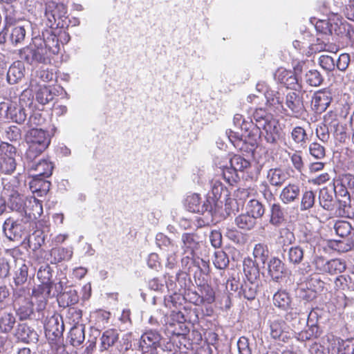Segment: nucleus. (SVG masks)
<instances>
[{
    "label": "nucleus",
    "instance_id": "09e8293b",
    "mask_svg": "<svg viewBox=\"0 0 354 354\" xmlns=\"http://www.w3.org/2000/svg\"><path fill=\"white\" fill-rule=\"evenodd\" d=\"M246 208L247 212L254 216L256 220L259 218H261L265 213L263 205L256 199L250 200L248 203Z\"/></svg>",
    "mask_w": 354,
    "mask_h": 354
},
{
    "label": "nucleus",
    "instance_id": "4468645a",
    "mask_svg": "<svg viewBox=\"0 0 354 354\" xmlns=\"http://www.w3.org/2000/svg\"><path fill=\"white\" fill-rule=\"evenodd\" d=\"M333 101V94L327 89L315 91L311 97L310 107L317 114H321L326 111Z\"/></svg>",
    "mask_w": 354,
    "mask_h": 354
},
{
    "label": "nucleus",
    "instance_id": "7ed1b4c3",
    "mask_svg": "<svg viewBox=\"0 0 354 354\" xmlns=\"http://www.w3.org/2000/svg\"><path fill=\"white\" fill-rule=\"evenodd\" d=\"M19 180L17 177L13 178L9 182L3 183L2 196H3L8 209L11 212H16L22 216L28 198L19 194L18 187Z\"/></svg>",
    "mask_w": 354,
    "mask_h": 354
},
{
    "label": "nucleus",
    "instance_id": "bb28decb",
    "mask_svg": "<svg viewBox=\"0 0 354 354\" xmlns=\"http://www.w3.org/2000/svg\"><path fill=\"white\" fill-rule=\"evenodd\" d=\"M228 195L229 192L222 183L219 180H214L212 181L211 192L208 193L207 198L214 201L215 207L216 202L218 201L222 196L225 198Z\"/></svg>",
    "mask_w": 354,
    "mask_h": 354
},
{
    "label": "nucleus",
    "instance_id": "4c0bfd02",
    "mask_svg": "<svg viewBox=\"0 0 354 354\" xmlns=\"http://www.w3.org/2000/svg\"><path fill=\"white\" fill-rule=\"evenodd\" d=\"M43 48H46V54L51 53L56 55L59 51V42L56 35L47 32V35H44Z\"/></svg>",
    "mask_w": 354,
    "mask_h": 354
},
{
    "label": "nucleus",
    "instance_id": "72a5a7b5",
    "mask_svg": "<svg viewBox=\"0 0 354 354\" xmlns=\"http://www.w3.org/2000/svg\"><path fill=\"white\" fill-rule=\"evenodd\" d=\"M156 243L162 250L167 252H177L178 245L163 233L159 232L156 236Z\"/></svg>",
    "mask_w": 354,
    "mask_h": 354
},
{
    "label": "nucleus",
    "instance_id": "c03bdc74",
    "mask_svg": "<svg viewBox=\"0 0 354 354\" xmlns=\"http://www.w3.org/2000/svg\"><path fill=\"white\" fill-rule=\"evenodd\" d=\"M322 333L319 327L315 324L308 325V328L296 334V337L299 341H306L312 339L318 338Z\"/></svg>",
    "mask_w": 354,
    "mask_h": 354
},
{
    "label": "nucleus",
    "instance_id": "603ef678",
    "mask_svg": "<svg viewBox=\"0 0 354 354\" xmlns=\"http://www.w3.org/2000/svg\"><path fill=\"white\" fill-rule=\"evenodd\" d=\"M230 166L236 171L237 173L243 172L250 167V162L239 155H234L230 158Z\"/></svg>",
    "mask_w": 354,
    "mask_h": 354
},
{
    "label": "nucleus",
    "instance_id": "8fccbe9b",
    "mask_svg": "<svg viewBox=\"0 0 354 354\" xmlns=\"http://www.w3.org/2000/svg\"><path fill=\"white\" fill-rule=\"evenodd\" d=\"M17 167L15 159L0 156V175H11Z\"/></svg>",
    "mask_w": 354,
    "mask_h": 354
},
{
    "label": "nucleus",
    "instance_id": "774afa93",
    "mask_svg": "<svg viewBox=\"0 0 354 354\" xmlns=\"http://www.w3.org/2000/svg\"><path fill=\"white\" fill-rule=\"evenodd\" d=\"M315 194L313 191L305 192L301 201V210L305 211L312 208L315 204Z\"/></svg>",
    "mask_w": 354,
    "mask_h": 354
},
{
    "label": "nucleus",
    "instance_id": "f257e3e1",
    "mask_svg": "<svg viewBox=\"0 0 354 354\" xmlns=\"http://www.w3.org/2000/svg\"><path fill=\"white\" fill-rule=\"evenodd\" d=\"M32 298L24 289L16 290L12 295V307L20 321L41 320L45 317L47 300L43 296Z\"/></svg>",
    "mask_w": 354,
    "mask_h": 354
},
{
    "label": "nucleus",
    "instance_id": "338daca9",
    "mask_svg": "<svg viewBox=\"0 0 354 354\" xmlns=\"http://www.w3.org/2000/svg\"><path fill=\"white\" fill-rule=\"evenodd\" d=\"M45 239L41 232H37L28 239V246L33 252L37 251L44 243Z\"/></svg>",
    "mask_w": 354,
    "mask_h": 354
},
{
    "label": "nucleus",
    "instance_id": "ddd939ff",
    "mask_svg": "<svg viewBox=\"0 0 354 354\" xmlns=\"http://www.w3.org/2000/svg\"><path fill=\"white\" fill-rule=\"evenodd\" d=\"M185 206L189 212L201 214L207 213L209 216H212L214 209V201L206 198L201 202V199L197 194L187 196L185 200Z\"/></svg>",
    "mask_w": 354,
    "mask_h": 354
},
{
    "label": "nucleus",
    "instance_id": "6e6552de",
    "mask_svg": "<svg viewBox=\"0 0 354 354\" xmlns=\"http://www.w3.org/2000/svg\"><path fill=\"white\" fill-rule=\"evenodd\" d=\"M27 118L25 109L13 102L0 103V120H11L17 124H22Z\"/></svg>",
    "mask_w": 354,
    "mask_h": 354
},
{
    "label": "nucleus",
    "instance_id": "412c9836",
    "mask_svg": "<svg viewBox=\"0 0 354 354\" xmlns=\"http://www.w3.org/2000/svg\"><path fill=\"white\" fill-rule=\"evenodd\" d=\"M43 213V207L40 201L35 197L27 200L26 207L22 215L23 217H27L28 221L37 219Z\"/></svg>",
    "mask_w": 354,
    "mask_h": 354
},
{
    "label": "nucleus",
    "instance_id": "20e7f679",
    "mask_svg": "<svg viewBox=\"0 0 354 354\" xmlns=\"http://www.w3.org/2000/svg\"><path fill=\"white\" fill-rule=\"evenodd\" d=\"M306 70V63L298 62L293 66V71L283 68H278L274 74V79L287 88L296 91L301 88L302 80L300 76Z\"/></svg>",
    "mask_w": 354,
    "mask_h": 354
},
{
    "label": "nucleus",
    "instance_id": "5701e85b",
    "mask_svg": "<svg viewBox=\"0 0 354 354\" xmlns=\"http://www.w3.org/2000/svg\"><path fill=\"white\" fill-rule=\"evenodd\" d=\"M25 66L21 61L15 62L7 72V82L10 84H17L24 76Z\"/></svg>",
    "mask_w": 354,
    "mask_h": 354
},
{
    "label": "nucleus",
    "instance_id": "dca6fc26",
    "mask_svg": "<svg viewBox=\"0 0 354 354\" xmlns=\"http://www.w3.org/2000/svg\"><path fill=\"white\" fill-rule=\"evenodd\" d=\"M162 339L161 335L157 330H147L140 337V347L145 353H157V348L160 346Z\"/></svg>",
    "mask_w": 354,
    "mask_h": 354
},
{
    "label": "nucleus",
    "instance_id": "a878e982",
    "mask_svg": "<svg viewBox=\"0 0 354 354\" xmlns=\"http://www.w3.org/2000/svg\"><path fill=\"white\" fill-rule=\"evenodd\" d=\"M270 223L275 227H279L286 221V211L279 203L270 205Z\"/></svg>",
    "mask_w": 354,
    "mask_h": 354
},
{
    "label": "nucleus",
    "instance_id": "bf43d9fd",
    "mask_svg": "<svg viewBox=\"0 0 354 354\" xmlns=\"http://www.w3.org/2000/svg\"><path fill=\"white\" fill-rule=\"evenodd\" d=\"M309 154L316 160H322L326 156V149L321 144L313 142L308 147Z\"/></svg>",
    "mask_w": 354,
    "mask_h": 354
},
{
    "label": "nucleus",
    "instance_id": "e2e57ef3",
    "mask_svg": "<svg viewBox=\"0 0 354 354\" xmlns=\"http://www.w3.org/2000/svg\"><path fill=\"white\" fill-rule=\"evenodd\" d=\"M240 129L245 132H248L249 137L256 138L259 136V128L257 127V124L250 118H248L241 123Z\"/></svg>",
    "mask_w": 354,
    "mask_h": 354
},
{
    "label": "nucleus",
    "instance_id": "4be33fe9",
    "mask_svg": "<svg viewBox=\"0 0 354 354\" xmlns=\"http://www.w3.org/2000/svg\"><path fill=\"white\" fill-rule=\"evenodd\" d=\"M28 167L30 170L36 172L32 176H37L41 179L49 177L52 174L53 169L52 163L44 159L38 162H34V160L29 162Z\"/></svg>",
    "mask_w": 354,
    "mask_h": 354
},
{
    "label": "nucleus",
    "instance_id": "aec40b11",
    "mask_svg": "<svg viewBox=\"0 0 354 354\" xmlns=\"http://www.w3.org/2000/svg\"><path fill=\"white\" fill-rule=\"evenodd\" d=\"M260 284V280H244L241 285L239 294L249 301L254 300L259 291Z\"/></svg>",
    "mask_w": 354,
    "mask_h": 354
},
{
    "label": "nucleus",
    "instance_id": "49530a36",
    "mask_svg": "<svg viewBox=\"0 0 354 354\" xmlns=\"http://www.w3.org/2000/svg\"><path fill=\"white\" fill-rule=\"evenodd\" d=\"M28 266L23 261L18 263V266L15 271L14 282L16 286L23 285L28 279Z\"/></svg>",
    "mask_w": 354,
    "mask_h": 354
},
{
    "label": "nucleus",
    "instance_id": "37998d69",
    "mask_svg": "<svg viewBox=\"0 0 354 354\" xmlns=\"http://www.w3.org/2000/svg\"><path fill=\"white\" fill-rule=\"evenodd\" d=\"M328 354H348L349 345L346 342L339 339H328Z\"/></svg>",
    "mask_w": 354,
    "mask_h": 354
},
{
    "label": "nucleus",
    "instance_id": "423d86ee",
    "mask_svg": "<svg viewBox=\"0 0 354 354\" xmlns=\"http://www.w3.org/2000/svg\"><path fill=\"white\" fill-rule=\"evenodd\" d=\"M281 236L285 238L281 249V255L285 261L296 266L299 265L304 259V251L299 245L289 246L295 240L294 234L288 229H283L281 232Z\"/></svg>",
    "mask_w": 354,
    "mask_h": 354
},
{
    "label": "nucleus",
    "instance_id": "f704fd0d",
    "mask_svg": "<svg viewBox=\"0 0 354 354\" xmlns=\"http://www.w3.org/2000/svg\"><path fill=\"white\" fill-rule=\"evenodd\" d=\"M234 222L239 229L245 231L252 230L257 224V220L254 217L248 212L245 214H241L236 216Z\"/></svg>",
    "mask_w": 354,
    "mask_h": 354
},
{
    "label": "nucleus",
    "instance_id": "3c124183",
    "mask_svg": "<svg viewBox=\"0 0 354 354\" xmlns=\"http://www.w3.org/2000/svg\"><path fill=\"white\" fill-rule=\"evenodd\" d=\"M346 270L345 261L339 259H334L328 261L326 272L330 274H337L343 272Z\"/></svg>",
    "mask_w": 354,
    "mask_h": 354
},
{
    "label": "nucleus",
    "instance_id": "f8f14e48",
    "mask_svg": "<svg viewBox=\"0 0 354 354\" xmlns=\"http://www.w3.org/2000/svg\"><path fill=\"white\" fill-rule=\"evenodd\" d=\"M288 178V174L281 168H272L268 170L266 181L261 185V187H263L262 192L265 197H267V195L270 198L272 197L268 184L274 187H281Z\"/></svg>",
    "mask_w": 354,
    "mask_h": 354
},
{
    "label": "nucleus",
    "instance_id": "f3484780",
    "mask_svg": "<svg viewBox=\"0 0 354 354\" xmlns=\"http://www.w3.org/2000/svg\"><path fill=\"white\" fill-rule=\"evenodd\" d=\"M270 330L271 337L279 342H287L292 336L288 326L282 319L277 318L270 320Z\"/></svg>",
    "mask_w": 354,
    "mask_h": 354
},
{
    "label": "nucleus",
    "instance_id": "864d4df0",
    "mask_svg": "<svg viewBox=\"0 0 354 354\" xmlns=\"http://www.w3.org/2000/svg\"><path fill=\"white\" fill-rule=\"evenodd\" d=\"M55 94L48 86L41 87L36 93V100L41 104H46L53 100Z\"/></svg>",
    "mask_w": 354,
    "mask_h": 354
},
{
    "label": "nucleus",
    "instance_id": "de8ad7c7",
    "mask_svg": "<svg viewBox=\"0 0 354 354\" xmlns=\"http://www.w3.org/2000/svg\"><path fill=\"white\" fill-rule=\"evenodd\" d=\"M291 138L295 144L302 147L306 145L308 140L306 130L300 126H297L292 129Z\"/></svg>",
    "mask_w": 354,
    "mask_h": 354
},
{
    "label": "nucleus",
    "instance_id": "5fc2aeb1",
    "mask_svg": "<svg viewBox=\"0 0 354 354\" xmlns=\"http://www.w3.org/2000/svg\"><path fill=\"white\" fill-rule=\"evenodd\" d=\"M229 263V257L224 251L218 250L214 252L213 263L216 268L225 270L227 268Z\"/></svg>",
    "mask_w": 354,
    "mask_h": 354
},
{
    "label": "nucleus",
    "instance_id": "393cba45",
    "mask_svg": "<svg viewBox=\"0 0 354 354\" xmlns=\"http://www.w3.org/2000/svg\"><path fill=\"white\" fill-rule=\"evenodd\" d=\"M73 254V248L55 247L50 251V263H58L64 261H69Z\"/></svg>",
    "mask_w": 354,
    "mask_h": 354
},
{
    "label": "nucleus",
    "instance_id": "7c9ffc66",
    "mask_svg": "<svg viewBox=\"0 0 354 354\" xmlns=\"http://www.w3.org/2000/svg\"><path fill=\"white\" fill-rule=\"evenodd\" d=\"M333 192L324 187L319 193V202L320 205L326 210L332 211L335 208V200L333 198Z\"/></svg>",
    "mask_w": 354,
    "mask_h": 354
},
{
    "label": "nucleus",
    "instance_id": "a18cd8bd",
    "mask_svg": "<svg viewBox=\"0 0 354 354\" xmlns=\"http://www.w3.org/2000/svg\"><path fill=\"white\" fill-rule=\"evenodd\" d=\"M16 323L15 316L12 313H3L0 317V331L10 333Z\"/></svg>",
    "mask_w": 354,
    "mask_h": 354
},
{
    "label": "nucleus",
    "instance_id": "9b49d317",
    "mask_svg": "<svg viewBox=\"0 0 354 354\" xmlns=\"http://www.w3.org/2000/svg\"><path fill=\"white\" fill-rule=\"evenodd\" d=\"M281 106L288 115L296 118H301L306 112L303 97L295 91L287 93L285 105H281Z\"/></svg>",
    "mask_w": 354,
    "mask_h": 354
},
{
    "label": "nucleus",
    "instance_id": "39448f33",
    "mask_svg": "<svg viewBox=\"0 0 354 354\" xmlns=\"http://www.w3.org/2000/svg\"><path fill=\"white\" fill-rule=\"evenodd\" d=\"M30 227L31 222L28 221L27 217L9 216L3 223L2 231L9 241H19L29 234Z\"/></svg>",
    "mask_w": 354,
    "mask_h": 354
},
{
    "label": "nucleus",
    "instance_id": "6ab92c4d",
    "mask_svg": "<svg viewBox=\"0 0 354 354\" xmlns=\"http://www.w3.org/2000/svg\"><path fill=\"white\" fill-rule=\"evenodd\" d=\"M300 187L297 183H289L280 192L279 198L283 204L288 205L298 201Z\"/></svg>",
    "mask_w": 354,
    "mask_h": 354
},
{
    "label": "nucleus",
    "instance_id": "ea45409f",
    "mask_svg": "<svg viewBox=\"0 0 354 354\" xmlns=\"http://www.w3.org/2000/svg\"><path fill=\"white\" fill-rule=\"evenodd\" d=\"M302 82L306 83L310 86H319L324 81L322 75L316 69H310L306 71L303 77L300 76Z\"/></svg>",
    "mask_w": 354,
    "mask_h": 354
},
{
    "label": "nucleus",
    "instance_id": "4d7b16f0",
    "mask_svg": "<svg viewBox=\"0 0 354 354\" xmlns=\"http://www.w3.org/2000/svg\"><path fill=\"white\" fill-rule=\"evenodd\" d=\"M337 24H331L327 20H319L315 24V28L317 32L324 35H332L333 31L337 34V30L336 28Z\"/></svg>",
    "mask_w": 354,
    "mask_h": 354
},
{
    "label": "nucleus",
    "instance_id": "680f3d73",
    "mask_svg": "<svg viewBox=\"0 0 354 354\" xmlns=\"http://www.w3.org/2000/svg\"><path fill=\"white\" fill-rule=\"evenodd\" d=\"M341 182V175H339L334 181L333 183V193L337 197L341 196L347 201H350V195L348 193V188L343 186Z\"/></svg>",
    "mask_w": 354,
    "mask_h": 354
},
{
    "label": "nucleus",
    "instance_id": "2eb2a0df",
    "mask_svg": "<svg viewBox=\"0 0 354 354\" xmlns=\"http://www.w3.org/2000/svg\"><path fill=\"white\" fill-rule=\"evenodd\" d=\"M262 124V127H259V136L261 135L269 144H276L280 138L281 131L279 121L273 118Z\"/></svg>",
    "mask_w": 354,
    "mask_h": 354
},
{
    "label": "nucleus",
    "instance_id": "a211bd4d",
    "mask_svg": "<svg viewBox=\"0 0 354 354\" xmlns=\"http://www.w3.org/2000/svg\"><path fill=\"white\" fill-rule=\"evenodd\" d=\"M15 335L19 341L26 344L37 343L39 340L37 333L26 324H19Z\"/></svg>",
    "mask_w": 354,
    "mask_h": 354
},
{
    "label": "nucleus",
    "instance_id": "b1692460",
    "mask_svg": "<svg viewBox=\"0 0 354 354\" xmlns=\"http://www.w3.org/2000/svg\"><path fill=\"white\" fill-rule=\"evenodd\" d=\"M268 271L272 279L277 281L285 272V263L278 257H272L268 263Z\"/></svg>",
    "mask_w": 354,
    "mask_h": 354
},
{
    "label": "nucleus",
    "instance_id": "13d9d810",
    "mask_svg": "<svg viewBox=\"0 0 354 354\" xmlns=\"http://www.w3.org/2000/svg\"><path fill=\"white\" fill-rule=\"evenodd\" d=\"M221 175L225 182L230 185H233L240 180L239 173H237L236 171H235L231 166L223 168Z\"/></svg>",
    "mask_w": 354,
    "mask_h": 354
},
{
    "label": "nucleus",
    "instance_id": "0e129e2a",
    "mask_svg": "<svg viewBox=\"0 0 354 354\" xmlns=\"http://www.w3.org/2000/svg\"><path fill=\"white\" fill-rule=\"evenodd\" d=\"M336 287L339 289L354 290V279L349 275H340L335 281Z\"/></svg>",
    "mask_w": 354,
    "mask_h": 354
},
{
    "label": "nucleus",
    "instance_id": "c9c22d12",
    "mask_svg": "<svg viewBox=\"0 0 354 354\" xmlns=\"http://www.w3.org/2000/svg\"><path fill=\"white\" fill-rule=\"evenodd\" d=\"M68 338L73 346H80L85 339L84 326L82 324L73 326L70 330Z\"/></svg>",
    "mask_w": 354,
    "mask_h": 354
},
{
    "label": "nucleus",
    "instance_id": "c756f323",
    "mask_svg": "<svg viewBox=\"0 0 354 354\" xmlns=\"http://www.w3.org/2000/svg\"><path fill=\"white\" fill-rule=\"evenodd\" d=\"M182 249L184 250V254H192L198 248V236L194 233H184L181 237Z\"/></svg>",
    "mask_w": 354,
    "mask_h": 354
},
{
    "label": "nucleus",
    "instance_id": "0eeeda50",
    "mask_svg": "<svg viewBox=\"0 0 354 354\" xmlns=\"http://www.w3.org/2000/svg\"><path fill=\"white\" fill-rule=\"evenodd\" d=\"M66 14L65 5L51 1L46 3L44 20H46V26L52 29L63 28Z\"/></svg>",
    "mask_w": 354,
    "mask_h": 354
},
{
    "label": "nucleus",
    "instance_id": "58836bf2",
    "mask_svg": "<svg viewBox=\"0 0 354 354\" xmlns=\"http://www.w3.org/2000/svg\"><path fill=\"white\" fill-rule=\"evenodd\" d=\"M254 261L264 266L269 257L268 245L263 243H257L253 249Z\"/></svg>",
    "mask_w": 354,
    "mask_h": 354
},
{
    "label": "nucleus",
    "instance_id": "1a4fd4ad",
    "mask_svg": "<svg viewBox=\"0 0 354 354\" xmlns=\"http://www.w3.org/2000/svg\"><path fill=\"white\" fill-rule=\"evenodd\" d=\"M45 335L50 344H57L63 339L64 325L60 315L55 314L44 323Z\"/></svg>",
    "mask_w": 354,
    "mask_h": 354
},
{
    "label": "nucleus",
    "instance_id": "2f4dec72",
    "mask_svg": "<svg viewBox=\"0 0 354 354\" xmlns=\"http://www.w3.org/2000/svg\"><path fill=\"white\" fill-rule=\"evenodd\" d=\"M53 277L52 270L49 265L41 266L37 272V278L47 289V293L50 294L53 288L51 278Z\"/></svg>",
    "mask_w": 354,
    "mask_h": 354
},
{
    "label": "nucleus",
    "instance_id": "a19ab883",
    "mask_svg": "<svg viewBox=\"0 0 354 354\" xmlns=\"http://www.w3.org/2000/svg\"><path fill=\"white\" fill-rule=\"evenodd\" d=\"M50 185L49 181L37 178V176H32V179L29 183L30 191L32 193H38L40 196L49 190Z\"/></svg>",
    "mask_w": 354,
    "mask_h": 354
},
{
    "label": "nucleus",
    "instance_id": "9d476101",
    "mask_svg": "<svg viewBox=\"0 0 354 354\" xmlns=\"http://www.w3.org/2000/svg\"><path fill=\"white\" fill-rule=\"evenodd\" d=\"M19 57L30 65L45 63L49 57L43 45L28 46L19 50Z\"/></svg>",
    "mask_w": 354,
    "mask_h": 354
},
{
    "label": "nucleus",
    "instance_id": "473e14b6",
    "mask_svg": "<svg viewBox=\"0 0 354 354\" xmlns=\"http://www.w3.org/2000/svg\"><path fill=\"white\" fill-rule=\"evenodd\" d=\"M59 303L61 306H70L79 301L77 292L71 287H65V290L59 297Z\"/></svg>",
    "mask_w": 354,
    "mask_h": 354
},
{
    "label": "nucleus",
    "instance_id": "cd10ccee",
    "mask_svg": "<svg viewBox=\"0 0 354 354\" xmlns=\"http://www.w3.org/2000/svg\"><path fill=\"white\" fill-rule=\"evenodd\" d=\"M243 272L246 279L260 280L259 263L248 257L243 260Z\"/></svg>",
    "mask_w": 354,
    "mask_h": 354
},
{
    "label": "nucleus",
    "instance_id": "6e6d98bb",
    "mask_svg": "<svg viewBox=\"0 0 354 354\" xmlns=\"http://www.w3.org/2000/svg\"><path fill=\"white\" fill-rule=\"evenodd\" d=\"M228 138L233 146L239 151H247L248 146L247 142L243 140L239 133L230 131L228 133Z\"/></svg>",
    "mask_w": 354,
    "mask_h": 354
},
{
    "label": "nucleus",
    "instance_id": "79ce46f5",
    "mask_svg": "<svg viewBox=\"0 0 354 354\" xmlns=\"http://www.w3.org/2000/svg\"><path fill=\"white\" fill-rule=\"evenodd\" d=\"M119 339V333L116 329H108L105 330L100 338L102 347L107 350L113 346Z\"/></svg>",
    "mask_w": 354,
    "mask_h": 354
},
{
    "label": "nucleus",
    "instance_id": "052dcab7",
    "mask_svg": "<svg viewBox=\"0 0 354 354\" xmlns=\"http://www.w3.org/2000/svg\"><path fill=\"white\" fill-rule=\"evenodd\" d=\"M5 138L10 142H19L21 139V130L15 125H10L5 128Z\"/></svg>",
    "mask_w": 354,
    "mask_h": 354
},
{
    "label": "nucleus",
    "instance_id": "f03ea898",
    "mask_svg": "<svg viewBox=\"0 0 354 354\" xmlns=\"http://www.w3.org/2000/svg\"><path fill=\"white\" fill-rule=\"evenodd\" d=\"M50 136L47 131L42 129L32 128L29 129L25 136L28 148L25 153V158L32 162L39 157L50 145Z\"/></svg>",
    "mask_w": 354,
    "mask_h": 354
},
{
    "label": "nucleus",
    "instance_id": "c85d7f7f",
    "mask_svg": "<svg viewBox=\"0 0 354 354\" xmlns=\"http://www.w3.org/2000/svg\"><path fill=\"white\" fill-rule=\"evenodd\" d=\"M7 30L9 32L8 39L12 45L17 46L23 43L26 35V30L24 25L10 26Z\"/></svg>",
    "mask_w": 354,
    "mask_h": 354
},
{
    "label": "nucleus",
    "instance_id": "69168bd1",
    "mask_svg": "<svg viewBox=\"0 0 354 354\" xmlns=\"http://www.w3.org/2000/svg\"><path fill=\"white\" fill-rule=\"evenodd\" d=\"M334 230L340 237H346L351 234L352 227L348 221H337L334 225Z\"/></svg>",
    "mask_w": 354,
    "mask_h": 354
},
{
    "label": "nucleus",
    "instance_id": "e433bc0d",
    "mask_svg": "<svg viewBox=\"0 0 354 354\" xmlns=\"http://www.w3.org/2000/svg\"><path fill=\"white\" fill-rule=\"evenodd\" d=\"M292 299L285 290H279L273 296L274 305L282 310H288L291 305Z\"/></svg>",
    "mask_w": 354,
    "mask_h": 354
}]
</instances>
